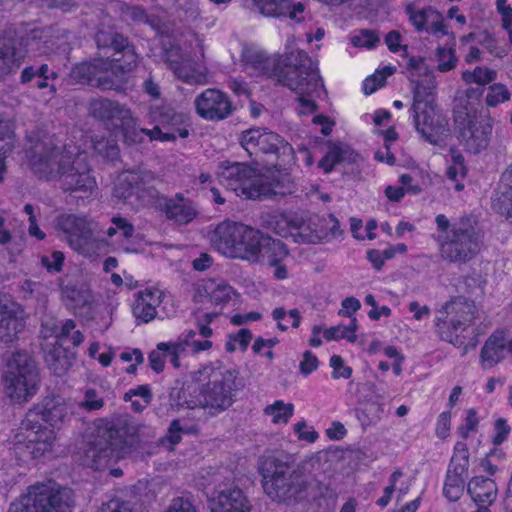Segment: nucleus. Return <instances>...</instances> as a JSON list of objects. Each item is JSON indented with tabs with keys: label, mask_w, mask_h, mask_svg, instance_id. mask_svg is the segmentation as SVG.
<instances>
[{
	"label": "nucleus",
	"mask_w": 512,
	"mask_h": 512,
	"mask_svg": "<svg viewBox=\"0 0 512 512\" xmlns=\"http://www.w3.org/2000/svg\"><path fill=\"white\" fill-rule=\"evenodd\" d=\"M244 60L259 75L272 78L296 93L300 114H310L317 110V104L311 97L319 96L323 82L317 63L305 51L296 49L273 56L248 52L244 54Z\"/></svg>",
	"instance_id": "1"
},
{
	"label": "nucleus",
	"mask_w": 512,
	"mask_h": 512,
	"mask_svg": "<svg viewBox=\"0 0 512 512\" xmlns=\"http://www.w3.org/2000/svg\"><path fill=\"white\" fill-rule=\"evenodd\" d=\"M94 39L98 57L75 65L71 76L80 84L118 90L125 82V75L139 64L135 46L112 28L98 30Z\"/></svg>",
	"instance_id": "2"
},
{
	"label": "nucleus",
	"mask_w": 512,
	"mask_h": 512,
	"mask_svg": "<svg viewBox=\"0 0 512 512\" xmlns=\"http://www.w3.org/2000/svg\"><path fill=\"white\" fill-rule=\"evenodd\" d=\"M33 172L47 181H57L64 193L88 198L98 185L85 156L73 155L51 138L37 142L29 152Z\"/></svg>",
	"instance_id": "3"
},
{
	"label": "nucleus",
	"mask_w": 512,
	"mask_h": 512,
	"mask_svg": "<svg viewBox=\"0 0 512 512\" xmlns=\"http://www.w3.org/2000/svg\"><path fill=\"white\" fill-rule=\"evenodd\" d=\"M138 432V425L126 418L95 421L85 435L82 464L93 470L108 468L132 450Z\"/></svg>",
	"instance_id": "4"
},
{
	"label": "nucleus",
	"mask_w": 512,
	"mask_h": 512,
	"mask_svg": "<svg viewBox=\"0 0 512 512\" xmlns=\"http://www.w3.org/2000/svg\"><path fill=\"white\" fill-rule=\"evenodd\" d=\"M66 416L61 405L38 404L30 409L14 436V449L24 458L37 459L51 450L55 439L53 428Z\"/></svg>",
	"instance_id": "5"
},
{
	"label": "nucleus",
	"mask_w": 512,
	"mask_h": 512,
	"mask_svg": "<svg viewBox=\"0 0 512 512\" xmlns=\"http://www.w3.org/2000/svg\"><path fill=\"white\" fill-rule=\"evenodd\" d=\"M435 222L438 230L445 233L438 239L442 260L461 266L477 257L483 247V234L474 220L465 216L450 223L444 214H439Z\"/></svg>",
	"instance_id": "6"
},
{
	"label": "nucleus",
	"mask_w": 512,
	"mask_h": 512,
	"mask_svg": "<svg viewBox=\"0 0 512 512\" xmlns=\"http://www.w3.org/2000/svg\"><path fill=\"white\" fill-rule=\"evenodd\" d=\"M53 43L40 29H33L25 36L17 37L12 29L0 31V80L15 74L28 53L48 54Z\"/></svg>",
	"instance_id": "7"
},
{
	"label": "nucleus",
	"mask_w": 512,
	"mask_h": 512,
	"mask_svg": "<svg viewBox=\"0 0 512 512\" xmlns=\"http://www.w3.org/2000/svg\"><path fill=\"white\" fill-rule=\"evenodd\" d=\"M413 104L410 111L416 130L431 144H439L449 135L448 120L435 111L433 85L413 81Z\"/></svg>",
	"instance_id": "8"
},
{
	"label": "nucleus",
	"mask_w": 512,
	"mask_h": 512,
	"mask_svg": "<svg viewBox=\"0 0 512 512\" xmlns=\"http://www.w3.org/2000/svg\"><path fill=\"white\" fill-rule=\"evenodd\" d=\"M3 380L12 401H29L37 393L40 382L39 369L33 357L26 351H16L8 356Z\"/></svg>",
	"instance_id": "9"
},
{
	"label": "nucleus",
	"mask_w": 512,
	"mask_h": 512,
	"mask_svg": "<svg viewBox=\"0 0 512 512\" xmlns=\"http://www.w3.org/2000/svg\"><path fill=\"white\" fill-rule=\"evenodd\" d=\"M239 143L257 164L262 155L279 167L294 161V149L291 144L267 128H251L243 131L239 137Z\"/></svg>",
	"instance_id": "10"
},
{
	"label": "nucleus",
	"mask_w": 512,
	"mask_h": 512,
	"mask_svg": "<svg viewBox=\"0 0 512 512\" xmlns=\"http://www.w3.org/2000/svg\"><path fill=\"white\" fill-rule=\"evenodd\" d=\"M444 310L448 316L451 314L454 316L448 322L440 318L437 319L436 328L441 339L454 346H464L462 355L475 349L478 344L477 336L475 335L468 343H465L467 337L464 335L468 327L474 324L476 313L474 303L459 297L446 303Z\"/></svg>",
	"instance_id": "11"
},
{
	"label": "nucleus",
	"mask_w": 512,
	"mask_h": 512,
	"mask_svg": "<svg viewBox=\"0 0 512 512\" xmlns=\"http://www.w3.org/2000/svg\"><path fill=\"white\" fill-rule=\"evenodd\" d=\"M240 386L237 370H214L208 382L201 384L203 409H207L211 415L224 412L235 402L236 391Z\"/></svg>",
	"instance_id": "12"
},
{
	"label": "nucleus",
	"mask_w": 512,
	"mask_h": 512,
	"mask_svg": "<svg viewBox=\"0 0 512 512\" xmlns=\"http://www.w3.org/2000/svg\"><path fill=\"white\" fill-rule=\"evenodd\" d=\"M148 116L156 125L152 129L141 128L150 141L174 142L177 138L189 136L190 119L183 112L168 104L152 106Z\"/></svg>",
	"instance_id": "13"
},
{
	"label": "nucleus",
	"mask_w": 512,
	"mask_h": 512,
	"mask_svg": "<svg viewBox=\"0 0 512 512\" xmlns=\"http://www.w3.org/2000/svg\"><path fill=\"white\" fill-rule=\"evenodd\" d=\"M156 180L155 174L151 171H126L119 175L113 195L121 200H128L134 196L141 205L152 204L159 198Z\"/></svg>",
	"instance_id": "14"
},
{
	"label": "nucleus",
	"mask_w": 512,
	"mask_h": 512,
	"mask_svg": "<svg viewBox=\"0 0 512 512\" xmlns=\"http://www.w3.org/2000/svg\"><path fill=\"white\" fill-rule=\"evenodd\" d=\"M71 490L54 481L36 483L28 487L27 493L10 505L8 512H49L58 497H69Z\"/></svg>",
	"instance_id": "15"
},
{
	"label": "nucleus",
	"mask_w": 512,
	"mask_h": 512,
	"mask_svg": "<svg viewBox=\"0 0 512 512\" xmlns=\"http://www.w3.org/2000/svg\"><path fill=\"white\" fill-rule=\"evenodd\" d=\"M88 113L109 130L121 129L126 137L130 129H135L137 123V119L127 105L106 97L91 99Z\"/></svg>",
	"instance_id": "16"
},
{
	"label": "nucleus",
	"mask_w": 512,
	"mask_h": 512,
	"mask_svg": "<svg viewBox=\"0 0 512 512\" xmlns=\"http://www.w3.org/2000/svg\"><path fill=\"white\" fill-rule=\"evenodd\" d=\"M97 224L86 216L61 214L56 218V229L63 233L71 248L86 253L92 242Z\"/></svg>",
	"instance_id": "17"
},
{
	"label": "nucleus",
	"mask_w": 512,
	"mask_h": 512,
	"mask_svg": "<svg viewBox=\"0 0 512 512\" xmlns=\"http://www.w3.org/2000/svg\"><path fill=\"white\" fill-rule=\"evenodd\" d=\"M493 126L489 119L469 114L459 123L458 141L466 152L479 154L490 144Z\"/></svg>",
	"instance_id": "18"
},
{
	"label": "nucleus",
	"mask_w": 512,
	"mask_h": 512,
	"mask_svg": "<svg viewBox=\"0 0 512 512\" xmlns=\"http://www.w3.org/2000/svg\"><path fill=\"white\" fill-rule=\"evenodd\" d=\"M309 483L304 471L297 466L296 469L281 477L277 482L269 484L264 491L269 498L279 503H297L306 497Z\"/></svg>",
	"instance_id": "19"
},
{
	"label": "nucleus",
	"mask_w": 512,
	"mask_h": 512,
	"mask_svg": "<svg viewBox=\"0 0 512 512\" xmlns=\"http://www.w3.org/2000/svg\"><path fill=\"white\" fill-rule=\"evenodd\" d=\"M257 170L252 166L242 162L223 161L219 163L217 177L219 182L227 189L238 192L244 196V190L258 185L259 181H254Z\"/></svg>",
	"instance_id": "20"
},
{
	"label": "nucleus",
	"mask_w": 512,
	"mask_h": 512,
	"mask_svg": "<svg viewBox=\"0 0 512 512\" xmlns=\"http://www.w3.org/2000/svg\"><path fill=\"white\" fill-rule=\"evenodd\" d=\"M210 512H251L252 505L236 485H219L209 498Z\"/></svg>",
	"instance_id": "21"
},
{
	"label": "nucleus",
	"mask_w": 512,
	"mask_h": 512,
	"mask_svg": "<svg viewBox=\"0 0 512 512\" xmlns=\"http://www.w3.org/2000/svg\"><path fill=\"white\" fill-rule=\"evenodd\" d=\"M196 112L209 121H219L231 115L233 109L228 96L218 89H206L195 99Z\"/></svg>",
	"instance_id": "22"
},
{
	"label": "nucleus",
	"mask_w": 512,
	"mask_h": 512,
	"mask_svg": "<svg viewBox=\"0 0 512 512\" xmlns=\"http://www.w3.org/2000/svg\"><path fill=\"white\" fill-rule=\"evenodd\" d=\"M24 327L23 310L6 295H0V343H13Z\"/></svg>",
	"instance_id": "23"
},
{
	"label": "nucleus",
	"mask_w": 512,
	"mask_h": 512,
	"mask_svg": "<svg viewBox=\"0 0 512 512\" xmlns=\"http://www.w3.org/2000/svg\"><path fill=\"white\" fill-rule=\"evenodd\" d=\"M299 466L293 457L284 452H273L262 455L258 459V471L261 475V484L264 489L269 484L277 482L281 477L287 476L291 470Z\"/></svg>",
	"instance_id": "24"
},
{
	"label": "nucleus",
	"mask_w": 512,
	"mask_h": 512,
	"mask_svg": "<svg viewBox=\"0 0 512 512\" xmlns=\"http://www.w3.org/2000/svg\"><path fill=\"white\" fill-rule=\"evenodd\" d=\"M296 190V183L289 173L277 172L271 176L269 182H259L258 185L245 189L244 196L253 200L268 199L292 195Z\"/></svg>",
	"instance_id": "25"
},
{
	"label": "nucleus",
	"mask_w": 512,
	"mask_h": 512,
	"mask_svg": "<svg viewBox=\"0 0 512 512\" xmlns=\"http://www.w3.org/2000/svg\"><path fill=\"white\" fill-rule=\"evenodd\" d=\"M169 404L175 411L203 408L201 384L195 381L176 382L169 392Z\"/></svg>",
	"instance_id": "26"
},
{
	"label": "nucleus",
	"mask_w": 512,
	"mask_h": 512,
	"mask_svg": "<svg viewBox=\"0 0 512 512\" xmlns=\"http://www.w3.org/2000/svg\"><path fill=\"white\" fill-rule=\"evenodd\" d=\"M243 224L233 221H223L216 226L211 236V241L216 249L223 255L233 257L237 253V243Z\"/></svg>",
	"instance_id": "27"
},
{
	"label": "nucleus",
	"mask_w": 512,
	"mask_h": 512,
	"mask_svg": "<svg viewBox=\"0 0 512 512\" xmlns=\"http://www.w3.org/2000/svg\"><path fill=\"white\" fill-rule=\"evenodd\" d=\"M261 14L275 18H290L299 23L304 20L305 6L292 0H254Z\"/></svg>",
	"instance_id": "28"
},
{
	"label": "nucleus",
	"mask_w": 512,
	"mask_h": 512,
	"mask_svg": "<svg viewBox=\"0 0 512 512\" xmlns=\"http://www.w3.org/2000/svg\"><path fill=\"white\" fill-rule=\"evenodd\" d=\"M163 292L157 288H146L135 294L132 313L138 322L148 323L157 315Z\"/></svg>",
	"instance_id": "29"
},
{
	"label": "nucleus",
	"mask_w": 512,
	"mask_h": 512,
	"mask_svg": "<svg viewBox=\"0 0 512 512\" xmlns=\"http://www.w3.org/2000/svg\"><path fill=\"white\" fill-rule=\"evenodd\" d=\"M162 201L160 206L166 218L179 225H186L197 216V210L192 202L185 199L182 194H176L174 198L163 197Z\"/></svg>",
	"instance_id": "30"
},
{
	"label": "nucleus",
	"mask_w": 512,
	"mask_h": 512,
	"mask_svg": "<svg viewBox=\"0 0 512 512\" xmlns=\"http://www.w3.org/2000/svg\"><path fill=\"white\" fill-rule=\"evenodd\" d=\"M263 235L260 231L243 224L240 239L237 243V253L232 258L247 260L251 263L258 262L262 251Z\"/></svg>",
	"instance_id": "31"
},
{
	"label": "nucleus",
	"mask_w": 512,
	"mask_h": 512,
	"mask_svg": "<svg viewBox=\"0 0 512 512\" xmlns=\"http://www.w3.org/2000/svg\"><path fill=\"white\" fill-rule=\"evenodd\" d=\"M329 222L326 218L313 215L298 226V232L294 235L298 242L317 244L328 240Z\"/></svg>",
	"instance_id": "32"
},
{
	"label": "nucleus",
	"mask_w": 512,
	"mask_h": 512,
	"mask_svg": "<svg viewBox=\"0 0 512 512\" xmlns=\"http://www.w3.org/2000/svg\"><path fill=\"white\" fill-rule=\"evenodd\" d=\"M467 493L478 506L489 507L497 499L498 488L494 480L475 476L468 482Z\"/></svg>",
	"instance_id": "33"
},
{
	"label": "nucleus",
	"mask_w": 512,
	"mask_h": 512,
	"mask_svg": "<svg viewBox=\"0 0 512 512\" xmlns=\"http://www.w3.org/2000/svg\"><path fill=\"white\" fill-rule=\"evenodd\" d=\"M506 349V335L503 331L493 332L485 341L481 352L480 360L484 367H494L504 359Z\"/></svg>",
	"instance_id": "34"
},
{
	"label": "nucleus",
	"mask_w": 512,
	"mask_h": 512,
	"mask_svg": "<svg viewBox=\"0 0 512 512\" xmlns=\"http://www.w3.org/2000/svg\"><path fill=\"white\" fill-rule=\"evenodd\" d=\"M61 298L66 307L73 311L83 308L90 301V295L85 285L72 280L61 286Z\"/></svg>",
	"instance_id": "35"
},
{
	"label": "nucleus",
	"mask_w": 512,
	"mask_h": 512,
	"mask_svg": "<svg viewBox=\"0 0 512 512\" xmlns=\"http://www.w3.org/2000/svg\"><path fill=\"white\" fill-rule=\"evenodd\" d=\"M45 362L57 376L65 374L72 365L67 349L60 345H55L45 354Z\"/></svg>",
	"instance_id": "36"
},
{
	"label": "nucleus",
	"mask_w": 512,
	"mask_h": 512,
	"mask_svg": "<svg viewBox=\"0 0 512 512\" xmlns=\"http://www.w3.org/2000/svg\"><path fill=\"white\" fill-rule=\"evenodd\" d=\"M263 256L267 259L269 265H276L289 255L286 244L279 240L270 237L262 239Z\"/></svg>",
	"instance_id": "37"
},
{
	"label": "nucleus",
	"mask_w": 512,
	"mask_h": 512,
	"mask_svg": "<svg viewBox=\"0 0 512 512\" xmlns=\"http://www.w3.org/2000/svg\"><path fill=\"white\" fill-rule=\"evenodd\" d=\"M352 152L340 144H333L329 146L327 153L318 162V167L325 173H330L336 165L340 164L347 159L348 155Z\"/></svg>",
	"instance_id": "38"
},
{
	"label": "nucleus",
	"mask_w": 512,
	"mask_h": 512,
	"mask_svg": "<svg viewBox=\"0 0 512 512\" xmlns=\"http://www.w3.org/2000/svg\"><path fill=\"white\" fill-rule=\"evenodd\" d=\"M405 11L409 16L410 22L418 32L426 31L430 21L437 17L436 10L432 7L417 10L410 4L406 7Z\"/></svg>",
	"instance_id": "39"
},
{
	"label": "nucleus",
	"mask_w": 512,
	"mask_h": 512,
	"mask_svg": "<svg viewBox=\"0 0 512 512\" xmlns=\"http://www.w3.org/2000/svg\"><path fill=\"white\" fill-rule=\"evenodd\" d=\"M75 327V321L71 319L66 320L56 336L57 345L64 346L70 342L73 347L79 346L84 341V335L79 330H75Z\"/></svg>",
	"instance_id": "40"
},
{
	"label": "nucleus",
	"mask_w": 512,
	"mask_h": 512,
	"mask_svg": "<svg viewBox=\"0 0 512 512\" xmlns=\"http://www.w3.org/2000/svg\"><path fill=\"white\" fill-rule=\"evenodd\" d=\"M266 415L272 416V422L275 424L287 423L292 417L294 406L291 403H284L281 400L275 401L272 405L264 409Z\"/></svg>",
	"instance_id": "41"
},
{
	"label": "nucleus",
	"mask_w": 512,
	"mask_h": 512,
	"mask_svg": "<svg viewBox=\"0 0 512 512\" xmlns=\"http://www.w3.org/2000/svg\"><path fill=\"white\" fill-rule=\"evenodd\" d=\"M356 329H357V319L354 317L351 320V324L349 326H333L324 331V338L326 340H340L346 339L350 342H354L356 340Z\"/></svg>",
	"instance_id": "42"
},
{
	"label": "nucleus",
	"mask_w": 512,
	"mask_h": 512,
	"mask_svg": "<svg viewBox=\"0 0 512 512\" xmlns=\"http://www.w3.org/2000/svg\"><path fill=\"white\" fill-rule=\"evenodd\" d=\"M465 480L462 477L447 473L443 488L444 496L450 501L459 500L464 492Z\"/></svg>",
	"instance_id": "43"
},
{
	"label": "nucleus",
	"mask_w": 512,
	"mask_h": 512,
	"mask_svg": "<svg viewBox=\"0 0 512 512\" xmlns=\"http://www.w3.org/2000/svg\"><path fill=\"white\" fill-rule=\"evenodd\" d=\"M271 316L274 321L277 322V328L281 330L282 332L286 331L288 329V325L283 323V319H285L287 316H289L292 319L291 326L293 328H298L300 326L301 322V314L298 309H291L287 311L284 307H276L272 310Z\"/></svg>",
	"instance_id": "44"
},
{
	"label": "nucleus",
	"mask_w": 512,
	"mask_h": 512,
	"mask_svg": "<svg viewBox=\"0 0 512 512\" xmlns=\"http://www.w3.org/2000/svg\"><path fill=\"white\" fill-rule=\"evenodd\" d=\"M93 146L95 152L107 160L113 161L118 158L119 147L112 137L95 139Z\"/></svg>",
	"instance_id": "45"
},
{
	"label": "nucleus",
	"mask_w": 512,
	"mask_h": 512,
	"mask_svg": "<svg viewBox=\"0 0 512 512\" xmlns=\"http://www.w3.org/2000/svg\"><path fill=\"white\" fill-rule=\"evenodd\" d=\"M196 336L194 330H189L183 333L177 341L170 343H159V350H169L173 353L179 354L180 356L187 354L190 351V339Z\"/></svg>",
	"instance_id": "46"
},
{
	"label": "nucleus",
	"mask_w": 512,
	"mask_h": 512,
	"mask_svg": "<svg viewBox=\"0 0 512 512\" xmlns=\"http://www.w3.org/2000/svg\"><path fill=\"white\" fill-rule=\"evenodd\" d=\"M167 63L174 74L182 81L189 84L196 82L197 76L190 65L184 61V58L179 61V57L174 59L168 56Z\"/></svg>",
	"instance_id": "47"
},
{
	"label": "nucleus",
	"mask_w": 512,
	"mask_h": 512,
	"mask_svg": "<svg viewBox=\"0 0 512 512\" xmlns=\"http://www.w3.org/2000/svg\"><path fill=\"white\" fill-rule=\"evenodd\" d=\"M206 294L210 295V298L215 303L227 302L231 299L232 287L227 284L215 285L214 281H208L202 286Z\"/></svg>",
	"instance_id": "48"
},
{
	"label": "nucleus",
	"mask_w": 512,
	"mask_h": 512,
	"mask_svg": "<svg viewBox=\"0 0 512 512\" xmlns=\"http://www.w3.org/2000/svg\"><path fill=\"white\" fill-rule=\"evenodd\" d=\"M438 62L437 69L440 72H448L453 70L457 64L455 50L453 48L438 47L435 54Z\"/></svg>",
	"instance_id": "49"
},
{
	"label": "nucleus",
	"mask_w": 512,
	"mask_h": 512,
	"mask_svg": "<svg viewBox=\"0 0 512 512\" xmlns=\"http://www.w3.org/2000/svg\"><path fill=\"white\" fill-rule=\"evenodd\" d=\"M263 225L279 235L286 233V220L282 213L277 211L266 212L261 216Z\"/></svg>",
	"instance_id": "50"
},
{
	"label": "nucleus",
	"mask_w": 512,
	"mask_h": 512,
	"mask_svg": "<svg viewBox=\"0 0 512 512\" xmlns=\"http://www.w3.org/2000/svg\"><path fill=\"white\" fill-rule=\"evenodd\" d=\"M462 77L463 80L467 83H478L480 85H485L495 79L496 73L487 68L476 67L472 72L465 71Z\"/></svg>",
	"instance_id": "51"
},
{
	"label": "nucleus",
	"mask_w": 512,
	"mask_h": 512,
	"mask_svg": "<svg viewBox=\"0 0 512 512\" xmlns=\"http://www.w3.org/2000/svg\"><path fill=\"white\" fill-rule=\"evenodd\" d=\"M510 99V92L507 87L501 83H495L489 87V92L486 96V104L490 107H495L499 103L506 102Z\"/></svg>",
	"instance_id": "52"
},
{
	"label": "nucleus",
	"mask_w": 512,
	"mask_h": 512,
	"mask_svg": "<svg viewBox=\"0 0 512 512\" xmlns=\"http://www.w3.org/2000/svg\"><path fill=\"white\" fill-rule=\"evenodd\" d=\"M493 209L507 218L512 217V187L509 186L505 191L493 201Z\"/></svg>",
	"instance_id": "53"
},
{
	"label": "nucleus",
	"mask_w": 512,
	"mask_h": 512,
	"mask_svg": "<svg viewBox=\"0 0 512 512\" xmlns=\"http://www.w3.org/2000/svg\"><path fill=\"white\" fill-rule=\"evenodd\" d=\"M379 41V36L371 30H361L351 38V43L354 46L365 48H373Z\"/></svg>",
	"instance_id": "54"
},
{
	"label": "nucleus",
	"mask_w": 512,
	"mask_h": 512,
	"mask_svg": "<svg viewBox=\"0 0 512 512\" xmlns=\"http://www.w3.org/2000/svg\"><path fill=\"white\" fill-rule=\"evenodd\" d=\"M42 73H49L48 64H33L25 66L20 74V84L28 85L33 82L34 78Z\"/></svg>",
	"instance_id": "55"
},
{
	"label": "nucleus",
	"mask_w": 512,
	"mask_h": 512,
	"mask_svg": "<svg viewBox=\"0 0 512 512\" xmlns=\"http://www.w3.org/2000/svg\"><path fill=\"white\" fill-rule=\"evenodd\" d=\"M479 424L477 411L474 408L466 412L465 423L458 428V434L461 438L467 439L471 432H476Z\"/></svg>",
	"instance_id": "56"
},
{
	"label": "nucleus",
	"mask_w": 512,
	"mask_h": 512,
	"mask_svg": "<svg viewBox=\"0 0 512 512\" xmlns=\"http://www.w3.org/2000/svg\"><path fill=\"white\" fill-rule=\"evenodd\" d=\"M494 436L492 437V443L495 446L501 445L508 438L511 432V427L504 418L496 419L494 423Z\"/></svg>",
	"instance_id": "57"
},
{
	"label": "nucleus",
	"mask_w": 512,
	"mask_h": 512,
	"mask_svg": "<svg viewBox=\"0 0 512 512\" xmlns=\"http://www.w3.org/2000/svg\"><path fill=\"white\" fill-rule=\"evenodd\" d=\"M80 406L87 411H96L104 406V400L94 389H87Z\"/></svg>",
	"instance_id": "58"
},
{
	"label": "nucleus",
	"mask_w": 512,
	"mask_h": 512,
	"mask_svg": "<svg viewBox=\"0 0 512 512\" xmlns=\"http://www.w3.org/2000/svg\"><path fill=\"white\" fill-rule=\"evenodd\" d=\"M330 366L333 368L332 377L334 379H348L352 375V368L344 365V360L339 355H333L330 358Z\"/></svg>",
	"instance_id": "59"
},
{
	"label": "nucleus",
	"mask_w": 512,
	"mask_h": 512,
	"mask_svg": "<svg viewBox=\"0 0 512 512\" xmlns=\"http://www.w3.org/2000/svg\"><path fill=\"white\" fill-rule=\"evenodd\" d=\"M64 259V254L61 251H54L50 256H43L41 262L49 272H60Z\"/></svg>",
	"instance_id": "60"
},
{
	"label": "nucleus",
	"mask_w": 512,
	"mask_h": 512,
	"mask_svg": "<svg viewBox=\"0 0 512 512\" xmlns=\"http://www.w3.org/2000/svg\"><path fill=\"white\" fill-rule=\"evenodd\" d=\"M98 512H134V508L130 502L120 499H111L103 503Z\"/></svg>",
	"instance_id": "61"
},
{
	"label": "nucleus",
	"mask_w": 512,
	"mask_h": 512,
	"mask_svg": "<svg viewBox=\"0 0 512 512\" xmlns=\"http://www.w3.org/2000/svg\"><path fill=\"white\" fill-rule=\"evenodd\" d=\"M57 77V72L49 67V73L38 75L29 85L37 89L49 88L52 93H55L56 88L53 84H50V80H55Z\"/></svg>",
	"instance_id": "62"
},
{
	"label": "nucleus",
	"mask_w": 512,
	"mask_h": 512,
	"mask_svg": "<svg viewBox=\"0 0 512 512\" xmlns=\"http://www.w3.org/2000/svg\"><path fill=\"white\" fill-rule=\"evenodd\" d=\"M319 366L318 358L310 350H307L303 354V359L299 364L300 373L304 376L310 375Z\"/></svg>",
	"instance_id": "63"
},
{
	"label": "nucleus",
	"mask_w": 512,
	"mask_h": 512,
	"mask_svg": "<svg viewBox=\"0 0 512 512\" xmlns=\"http://www.w3.org/2000/svg\"><path fill=\"white\" fill-rule=\"evenodd\" d=\"M469 459L452 457L447 469V473L464 479L468 476Z\"/></svg>",
	"instance_id": "64"
}]
</instances>
